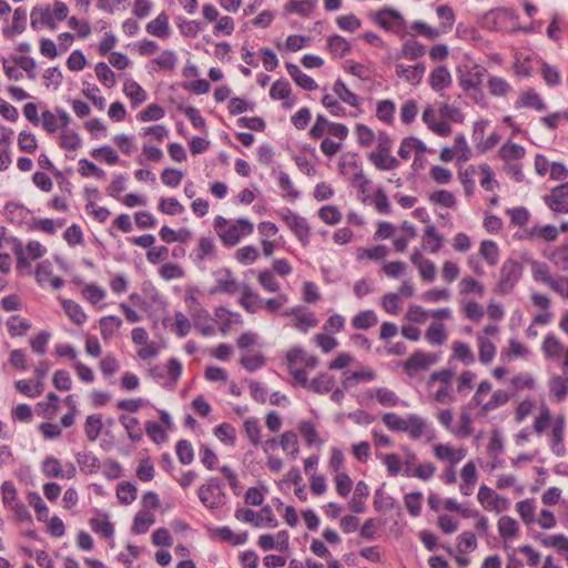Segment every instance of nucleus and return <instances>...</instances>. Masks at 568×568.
Masks as SVG:
<instances>
[{
    "label": "nucleus",
    "instance_id": "obj_1",
    "mask_svg": "<svg viewBox=\"0 0 568 568\" xmlns=\"http://www.w3.org/2000/svg\"><path fill=\"white\" fill-rule=\"evenodd\" d=\"M381 418L388 430L404 433L412 440H418L432 430L428 419L415 413L402 416L394 412H387Z\"/></svg>",
    "mask_w": 568,
    "mask_h": 568
},
{
    "label": "nucleus",
    "instance_id": "obj_2",
    "mask_svg": "<svg viewBox=\"0 0 568 568\" xmlns=\"http://www.w3.org/2000/svg\"><path fill=\"white\" fill-rule=\"evenodd\" d=\"M213 229L225 247H234L242 239L254 232V224L245 217L226 219L216 215L213 220Z\"/></svg>",
    "mask_w": 568,
    "mask_h": 568
},
{
    "label": "nucleus",
    "instance_id": "obj_3",
    "mask_svg": "<svg viewBox=\"0 0 568 568\" xmlns=\"http://www.w3.org/2000/svg\"><path fill=\"white\" fill-rule=\"evenodd\" d=\"M68 6L60 0H55L52 6H37L32 9L30 14L31 27L34 30L40 28H49L50 30H54L59 22L68 18Z\"/></svg>",
    "mask_w": 568,
    "mask_h": 568
},
{
    "label": "nucleus",
    "instance_id": "obj_4",
    "mask_svg": "<svg viewBox=\"0 0 568 568\" xmlns=\"http://www.w3.org/2000/svg\"><path fill=\"white\" fill-rule=\"evenodd\" d=\"M392 140L386 132H379L376 138V149L368 154L369 162L378 170L389 171L399 165L392 155Z\"/></svg>",
    "mask_w": 568,
    "mask_h": 568
},
{
    "label": "nucleus",
    "instance_id": "obj_5",
    "mask_svg": "<svg viewBox=\"0 0 568 568\" xmlns=\"http://www.w3.org/2000/svg\"><path fill=\"white\" fill-rule=\"evenodd\" d=\"M517 23V14L508 8H495L483 14L479 24L489 31H503L514 29Z\"/></svg>",
    "mask_w": 568,
    "mask_h": 568
},
{
    "label": "nucleus",
    "instance_id": "obj_6",
    "mask_svg": "<svg viewBox=\"0 0 568 568\" xmlns=\"http://www.w3.org/2000/svg\"><path fill=\"white\" fill-rule=\"evenodd\" d=\"M185 303L196 332L203 336L213 335L215 333L213 318L199 300L194 295H187Z\"/></svg>",
    "mask_w": 568,
    "mask_h": 568
},
{
    "label": "nucleus",
    "instance_id": "obj_7",
    "mask_svg": "<svg viewBox=\"0 0 568 568\" xmlns=\"http://www.w3.org/2000/svg\"><path fill=\"white\" fill-rule=\"evenodd\" d=\"M540 351L545 359L550 362L561 361L564 371H568V346L554 333L545 335Z\"/></svg>",
    "mask_w": 568,
    "mask_h": 568
},
{
    "label": "nucleus",
    "instance_id": "obj_8",
    "mask_svg": "<svg viewBox=\"0 0 568 568\" xmlns=\"http://www.w3.org/2000/svg\"><path fill=\"white\" fill-rule=\"evenodd\" d=\"M234 517L239 521L251 524L254 527L276 528L278 526V520L270 506H264L258 513L250 508H239L235 510Z\"/></svg>",
    "mask_w": 568,
    "mask_h": 568
},
{
    "label": "nucleus",
    "instance_id": "obj_9",
    "mask_svg": "<svg viewBox=\"0 0 568 568\" xmlns=\"http://www.w3.org/2000/svg\"><path fill=\"white\" fill-rule=\"evenodd\" d=\"M486 72V69L477 63L462 64L457 68L458 83L465 92L479 90Z\"/></svg>",
    "mask_w": 568,
    "mask_h": 568
},
{
    "label": "nucleus",
    "instance_id": "obj_10",
    "mask_svg": "<svg viewBox=\"0 0 568 568\" xmlns=\"http://www.w3.org/2000/svg\"><path fill=\"white\" fill-rule=\"evenodd\" d=\"M286 367L292 376L294 384L301 387H306L307 385V372L304 368L305 363V351L298 346L292 347L287 351L286 356Z\"/></svg>",
    "mask_w": 568,
    "mask_h": 568
},
{
    "label": "nucleus",
    "instance_id": "obj_11",
    "mask_svg": "<svg viewBox=\"0 0 568 568\" xmlns=\"http://www.w3.org/2000/svg\"><path fill=\"white\" fill-rule=\"evenodd\" d=\"M131 338L136 348V356L143 362L154 359L159 353V345L150 341L149 333L144 327H134L131 332Z\"/></svg>",
    "mask_w": 568,
    "mask_h": 568
},
{
    "label": "nucleus",
    "instance_id": "obj_12",
    "mask_svg": "<svg viewBox=\"0 0 568 568\" xmlns=\"http://www.w3.org/2000/svg\"><path fill=\"white\" fill-rule=\"evenodd\" d=\"M477 500L481 505V507L495 514H501L509 509L510 500L497 494L493 488L481 485L477 493Z\"/></svg>",
    "mask_w": 568,
    "mask_h": 568
},
{
    "label": "nucleus",
    "instance_id": "obj_13",
    "mask_svg": "<svg viewBox=\"0 0 568 568\" xmlns=\"http://www.w3.org/2000/svg\"><path fill=\"white\" fill-rule=\"evenodd\" d=\"M280 217L304 246L308 245L311 227L306 219L288 209L283 210L280 213Z\"/></svg>",
    "mask_w": 568,
    "mask_h": 568
},
{
    "label": "nucleus",
    "instance_id": "obj_14",
    "mask_svg": "<svg viewBox=\"0 0 568 568\" xmlns=\"http://www.w3.org/2000/svg\"><path fill=\"white\" fill-rule=\"evenodd\" d=\"M197 494L202 505L209 509H217L225 504L222 487L214 478L200 486Z\"/></svg>",
    "mask_w": 568,
    "mask_h": 568
},
{
    "label": "nucleus",
    "instance_id": "obj_15",
    "mask_svg": "<svg viewBox=\"0 0 568 568\" xmlns=\"http://www.w3.org/2000/svg\"><path fill=\"white\" fill-rule=\"evenodd\" d=\"M566 418L564 415H557L552 423L547 437L549 447L557 457H564L567 454L565 446Z\"/></svg>",
    "mask_w": 568,
    "mask_h": 568
},
{
    "label": "nucleus",
    "instance_id": "obj_16",
    "mask_svg": "<svg viewBox=\"0 0 568 568\" xmlns=\"http://www.w3.org/2000/svg\"><path fill=\"white\" fill-rule=\"evenodd\" d=\"M212 275L215 281V285L211 291L212 293L234 295L241 291V285L230 268H217Z\"/></svg>",
    "mask_w": 568,
    "mask_h": 568
},
{
    "label": "nucleus",
    "instance_id": "obj_17",
    "mask_svg": "<svg viewBox=\"0 0 568 568\" xmlns=\"http://www.w3.org/2000/svg\"><path fill=\"white\" fill-rule=\"evenodd\" d=\"M521 265L513 260L504 262L500 268L499 290L503 294L511 292L519 278L521 277Z\"/></svg>",
    "mask_w": 568,
    "mask_h": 568
},
{
    "label": "nucleus",
    "instance_id": "obj_18",
    "mask_svg": "<svg viewBox=\"0 0 568 568\" xmlns=\"http://www.w3.org/2000/svg\"><path fill=\"white\" fill-rule=\"evenodd\" d=\"M437 361L438 357L435 354L417 349L405 361L403 367L408 375L413 376L420 371L429 369Z\"/></svg>",
    "mask_w": 568,
    "mask_h": 568
},
{
    "label": "nucleus",
    "instance_id": "obj_19",
    "mask_svg": "<svg viewBox=\"0 0 568 568\" xmlns=\"http://www.w3.org/2000/svg\"><path fill=\"white\" fill-rule=\"evenodd\" d=\"M434 457L439 462L456 466L467 455V448L464 446L455 447L449 443H437L433 446Z\"/></svg>",
    "mask_w": 568,
    "mask_h": 568
},
{
    "label": "nucleus",
    "instance_id": "obj_20",
    "mask_svg": "<svg viewBox=\"0 0 568 568\" xmlns=\"http://www.w3.org/2000/svg\"><path fill=\"white\" fill-rule=\"evenodd\" d=\"M284 316L292 317V326L302 332L307 333L311 328H314L318 324L313 312H307L303 307H294L283 313Z\"/></svg>",
    "mask_w": 568,
    "mask_h": 568
},
{
    "label": "nucleus",
    "instance_id": "obj_21",
    "mask_svg": "<svg viewBox=\"0 0 568 568\" xmlns=\"http://www.w3.org/2000/svg\"><path fill=\"white\" fill-rule=\"evenodd\" d=\"M544 201L555 214H568V182L554 187Z\"/></svg>",
    "mask_w": 568,
    "mask_h": 568
},
{
    "label": "nucleus",
    "instance_id": "obj_22",
    "mask_svg": "<svg viewBox=\"0 0 568 568\" xmlns=\"http://www.w3.org/2000/svg\"><path fill=\"white\" fill-rule=\"evenodd\" d=\"M375 22L386 31L399 33L405 28L403 16L394 9H384L375 13Z\"/></svg>",
    "mask_w": 568,
    "mask_h": 568
},
{
    "label": "nucleus",
    "instance_id": "obj_23",
    "mask_svg": "<svg viewBox=\"0 0 568 568\" xmlns=\"http://www.w3.org/2000/svg\"><path fill=\"white\" fill-rule=\"evenodd\" d=\"M43 475L48 478H73L75 475V467L73 464H68L65 467L61 465L58 458L53 456L47 457L41 465Z\"/></svg>",
    "mask_w": 568,
    "mask_h": 568
},
{
    "label": "nucleus",
    "instance_id": "obj_24",
    "mask_svg": "<svg viewBox=\"0 0 568 568\" xmlns=\"http://www.w3.org/2000/svg\"><path fill=\"white\" fill-rule=\"evenodd\" d=\"M498 535L504 541L505 548L509 542L517 540L520 536V525L511 516L503 515L497 520Z\"/></svg>",
    "mask_w": 568,
    "mask_h": 568
},
{
    "label": "nucleus",
    "instance_id": "obj_25",
    "mask_svg": "<svg viewBox=\"0 0 568 568\" xmlns=\"http://www.w3.org/2000/svg\"><path fill=\"white\" fill-rule=\"evenodd\" d=\"M410 263L418 270L422 281L433 283L436 278V265L425 257L420 250H414L410 254Z\"/></svg>",
    "mask_w": 568,
    "mask_h": 568
},
{
    "label": "nucleus",
    "instance_id": "obj_26",
    "mask_svg": "<svg viewBox=\"0 0 568 568\" xmlns=\"http://www.w3.org/2000/svg\"><path fill=\"white\" fill-rule=\"evenodd\" d=\"M365 394L368 398H375L381 406L386 408H393L400 405L405 407L408 406V404L405 400H402L394 390L387 387L371 388L367 389Z\"/></svg>",
    "mask_w": 568,
    "mask_h": 568
},
{
    "label": "nucleus",
    "instance_id": "obj_27",
    "mask_svg": "<svg viewBox=\"0 0 568 568\" xmlns=\"http://www.w3.org/2000/svg\"><path fill=\"white\" fill-rule=\"evenodd\" d=\"M192 254L196 264L214 260L217 255L215 241L211 236H200Z\"/></svg>",
    "mask_w": 568,
    "mask_h": 568
},
{
    "label": "nucleus",
    "instance_id": "obj_28",
    "mask_svg": "<svg viewBox=\"0 0 568 568\" xmlns=\"http://www.w3.org/2000/svg\"><path fill=\"white\" fill-rule=\"evenodd\" d=\"M478 480V470L473 460L467 462L460 469L459 491L464 496H470Z\"/></svg>",
    "mask_w": 568,
    "mask_h": 568
},
{
    "label": "nucleus",
    "instance_id": "obj_29",
    "mask_svg": "<svg viewBox=\"0 0 568 568\" xmlns=\"http://www.w3.org/2000/svg\"><path fill=\"white\" fill-rule=\"evenodd\" d=\"M559 234V230L551 224L546 225H534L524 230L523 237L530 241L544 240L546 242L556 241Z\"/></svg>",
    "mask_w": 568,
    "mask_h": 568
},
{
    "label": "nucleus",
    "instance_id": "obj_30",
    "mask_svg": "<svg viewBox=\"0 0 568 568\" xmlns=\"http://www.w3.org/2000/svg\"><path fill=\"white\" fill-rule=\"evenodd\" d=\"M425 71L426 68L424 63H417L415 65L398 63L395 65L396 75L412 85H417L422 82Z\"/></svg>",
    "mask_w": 568,
    "mask_h": 568
},
{
    "label": "nucleus",
    "instance_id": "obj_31",
    "mask_svg": "<svg viewBox=\"0 0 568 568\" xmlns=\"http://www.w3.org/2000/svg\"><path fill=\"white\" fill-rule=\"evenodd\" d=\"M36 280L41 286H51L58 290L63 286V280L53 275L51 264L48 261L40 263L36 268Z\"/></svg>",
    "mask_w": 568,
    "mask_h": 568
},
{
    "label": "nucleus",
    "instance_id": "obj_32",
    "mask_svg": "<svg viewBox=\"0 0 568 568\" xmlns=\"http://www.w3.org/2000/svg\"><path fill=\"white\" fill-rule=\"evenodd\" d=\"M428 82L434 91L439 92L448 89L453 83V79L445 65H438L430 71Z\"/></svg>",
    "mask_w": 568,
    "mask_h": 568
},
{
    "label": "nucleus",
    "instance_id": "obj_33",
    "mask_svg": "<svg viewBox=\"0 0 568 568\" xmlns=\"http://www.w3.org/2000/svg\"><path fill=\"white\" fill-rule=\"evenodd\" d=\"M336 381L333 375L326 372H322L318 375H316L312 381L307 379V385L305 388L316 394L323 395L333 390Z\"/></svg>",
    "mask_w": 568,
    "mask_h": 568
},
{
    "label": "nucleus",
    "instance_id": "obj_34",
    "mask_svg": "<svg viewBox=\"0 0 568 568\" xmlns=\"http://www.w3.org/2000/svg\"><path fill=\"white\" fill-rule=\"evenodd\" d=\"M210 536L221 541L231 542L233 546H241L247 541V532L235 535L227 526H220L210 529Z\"/></svg>",
    "mask_w": 568,
    "mask_h": 568
},
{
    "label": "nucleus",
    "instance_id": "obj_35",
    "mask_svg": "<svg viewBox=\"0 0 568 568\" xmlns=\"http://www.w3.org/2000/svg\"><path fill=\"white\" fill-rule=\"evenodd\" d=\"M123 93L130 100L132 108H138L148 100L145 90L132 79L124 82Z\"/></svg>",
    "mask_w": 568,
    "mask_h": 568
},
{
    "label": "nucleus",
    "instance_id": "obj_36",
    "mask_svg": "<svg viewBox=\"0 0 568 568\" xmlns=\"http://www.w3.org/2000/svg\"><path fill=\"white\" fill-rule=\"evenodd\" d=\"M368 496V485L365 481L359 480L355 486L353 497L348 504L349 509L357 514L364 513L366 509L365 500L367 499Z\"/></svg>",
    "mask_w": 568,
    "mask_h": 568
},
{
    "label": "nucleus",
    "instance_id": "obj_37",
    "mask_svg": "<svg viewBox=\"0 0 568 568\" xmlns=\"http://www.w3.org/2000/svg\"><path fill=\"white\" fill-rule=\"evenodd\" d=\"M286 70L294 82L304 90L314 91L317 89V83L313 78L304 73L296 64L286 63Z\"/></svg>",
    "mask_w": 568,
    "mask_h": 568
},
{
    "label": "nucleus",
    "instance_id": "obj_38",
    "mask_svg": "<svg viewBox=\"0 0 568 568\" xmlns=\"http://www.w3.org/2000/svg\"><path fill=\"white\" fill-rule=\"evenodd\" d=\"M60 301L65 315L73 324L82 325L87 322L88 315L79 303L68 298Z\"/></svg>",
    "mask_w": 568,
    "mask_h": 568
},
{
    "label": "nucleus",
    "instance_id": "obj_39",
    "mask_svg": "<svg viewBox=\"0 0 568 568\" xmlns=\"http://www.w3.org/2000/svg\"><path fill=\"white\" fill-rule=\"evenodd\" d=\"M525 153L524 146L510 141L503 144L499 149V156L507 165L517 163L525 156Z\"/></svg>",
    "mask_w": 568,
    "mask_h": 568
},
{
    "label": "nucleus",
    "instance_id": "obj_40",
    "mask_svg": "<svg viewBox=\"0 0 568 568\" xmlns=\"http://www.w3.org/2000/svg\"><path fill=\"white\" fill-rule=\"evenodd\" d=\"M240 304L248 313H256L263 307V298L245 285L241 290Z\"/></svg>",
    "mask_w": 568,
    "mask_h": 568
},
{
    "label": "nucleus",
    "instance_id": "obj_41",
    "mask_svg": "<svg viewBox=\"0 0 568 568\" xmlns=\"http://www.w3.org/2000/svg\"><path fill=\"white\" fill-rule=\"evenodd\" d=\"M549 397L556 403H561L568 396V381L559 375L549 379Z\"/></svg>",
    "mask_w": 568,
    "mask_h": 568
},
{
    "label": "nucleus",
    "instance_id": "obj_42",
    "mask_svg": "<svg viewBox=\"0 0 568 568\" xmlns=\"http://www.w3.org/2000/svg\"><path fill=\"white\" fill-rule=\"evenodd\" d=\"M443 236L437 232L436 227L428 225L422 239V246L429 253L435 254L443 246Z\"/></svg>",
    "mask_w": 568,
    "mask_h": 568
},
{
    "label": "nucleus",
    "instance_id": "obj_43",
    "mask_svg": "<svg viewBox=\"0 0 568 568\" xmlns=\"http://www.w3.org/2000/svg\"><path fill=\"white\" fill-rule=\"evenodd\" d=\"M122 326V320L115 315L103 316L99 321V329L103 341L111 339Z\"/></svg>",
    "mask_w": 568,
    "mask_h": 568
},
{
    "label": "nucleus",
    "instance_id": "obj_44",
    "mask_svg": "<svg viewBox=\"0 0 568 568\" xmlns=\"http://www.w3.org/2000/svg\"><path fill=\"white\" fill-rule=\"evenodd\" d=\"M91 529L101 538L108 539L114 535V526L106 515H99L89 520Z\"/></svg>",
    "mask_w": 568,
    "mask_h": 568
},
{
    "label": "nucleus",
    "instance_id": "obj_45",
    "mask_svg": "<svg viewBox=\"0 0 568 568\" xmlns=\"http://www.w3.org/2000/svg\"><path fill=\"white\" fill-rule=\"evenodd\" d=\"M473 433L471 414L466 408H463L458 417V424L454 427L453 435L457 438H468Z\"/></svg>",
    "mask_w": 568,
    "mask_h": 568
},
{
    "label": "nucleus",
    "instance_id": "obj_46",
    "mask_svg": "<svg viewBox=\"0 0 568 568\" xmlns=\"http://www.w3.org/2000/svg\"><path fill=\"white\" fill-rule=\"evenodd\" d=\"M146 31L158 38H166L170 34L169 16L160 13L155 19L146 24Z\"/></svg>",
    "mask_w": 568,
    "mask_h": 568
},
{
    "label": "nucleus",
    "instance_id": "obj_47",
    "mask_svg": "<svg viewBox=\"0 0 568 568\" xmlns=\"http://www.w3.org/2000/svg\"><path fill=\"white\" fill-rule=\"evenodd\" d=\"M515 509L523 523L527 526L536 520V501L532 498H526L516 503Z\"/></svg>",
    "mask_w": 568,
    "mask_h": 568
},
{
    "label": "nucleus",
    "instance_id": "obj_48",
    "mask_svg": "<svg viewBox=\"0 0 568 568\" xmlns=\"http://www.w3.org/2000/svg\"><path fill=\"white\" fill-rule=\"evenodd\" d=\"M119 422L122 425V427L125 429L128 437L132 442L138 443L142 439L143 432L140 427V422L138 418L122 414L119 416Z\"/></svg>",
    "mask_w": 568,
    "mask_h": 568
},
{
    "label": "nucleus",
    "instance_id": "obj_49",
    "mask_svg": "<svg viewBox=\"0 0 568 568\" xmlns=\"http://www.w3.org/2000/svg\"><path fill=\"white\" fill-rule=\"evenodd\" d=\"M516 106L530 108L536 111H544L546 109V104L544 103L542 99L534 90H527L523 92L516 102Z\"/></svg>",
    "mask_w": 568,
    "mask_h": 568
},
{
    "label": "nucleus",
    "instance_id": "obj_50",
    "mask_svg": "<svg viewBox=\"0 0 568 568\" xmlns=\"http://www.w3.org/2000/svg\"><path fill=\"white\" fill-rule=\"evenodd\" d=\"M376 378V373L369 367H362L348 375L345 374L343 386L348 388L358 383L372 382Z\"/></svg>",
    "mask_w": 568,
    "mask_h": 568
},
{
    "label": "nucleus",
    "instance_id": "obj_51",
    "mask_svg": "<svg viewBox=\"0 0 568 568\" xmlns=\"http://www.w3.org/2000/svg\"><path fill=\"white\" fill-rule=\"evenodd\" d=\"M333 92L337 97L338 100L345 102L346 104H348V105H351L353 108H358L359 104H361L359 97L357 94H355L354 92H352L346 87V84L343 81H341V80H337L334 83Z\"/></svg>",
    "mask_w": 568,
    "mask_h": 568
},
{
    "label": "nucleus",
    "instance_id": "obj_52",
    "mask_svg": "<svg viewBox=\"0 0 568 568\" xmlns=\"http://www.w3.org/2000/svg\"><path fill=\"white\" fill-rule=\"evenodd\" d=\"M297 428L304 438L306 445L308 446H315V445H322V440L318 436L316 425L308 419H303L298 423Z\"/></svg>",
    "mask_w": 568,
    "mask_h": 568
},
{
    "label": "nucleus",
    "instance_id": "obj_53",
    "mask_svg": "<svg viewBox=\"0 0 568 568\" xmlns=\"http://www.w3.org/2000/svg\"><path fill=\"white\" fill-rule=\"evenodd\" d=\"M540 544L546 548H554L565 557L568 555V537L562 534L547 535L539 538Z\"/></svg>",
    "mask_w": 568,
    "mask_h": 568
},
{
    "label": "nucleus",
    "instance_id": "obj_54",
    "mask_svg": "<svg viewBox=\"0 0 568 568\" xmlns=\"http://www.w3.org/2000/svg\"><path fill=\"white\" fill-rule=\"evenodd\" d=\"M479 255L488 265H497L499 262V248L497 243L491 240L481 241L479 245Z\"/></svg>",
    "mask_w": 568,
    "mask_h": 568
},
{
    "label": "nucleus",
    "instance_id": "obj_55",
    "mask_svg": "<svg viewBox=\"0 0 568 568\" xmlns=\"http://www.w3.org/2000/svg\"><path fill=\"white\" fill-rule=\"evenodd\" d=\"M478 356L483 364H489L496 356L495 344L486 336L477 335Z\"/></svg>",
    "mask_w": 568,
    "mask_h": 568
},
{
    "label": "nucleus",
    "instance_id": "obj_56",
    "mask_svg": "<svg viewBox=\"0 0 568 568\" xmlns=\"http://www.w3.org/2000/svg\"><path fill=\"white\" fill-rule=\"evenodd\" d=\"M60 146L67 152H74L82 145L81 136L71 129L62 130L60 135Z\"/></svg>",
    "mask_w": 568,
    "mask_h": 568
},
{
    "label": "nucleus",
    "instance_id": "obj_57",
    "mask_svg": "<svg viewBox=\"0 0 568 568\" xmlns=\"http://www.w3.org/2000/svg\"><path fill=\"white\" fill-rule=\"evenodd\" d=\"M29 214V210L19 203H8L4 206V215L11 223L17 225H20L27 221Z\"/></svg>",
    "mask_w": 568,
    "mask_h": 568
},
{
    "label": "nucleus",
    "instance_id": "obj_58",
    "mask_svg": "<svg viewBox=\"0 0 568 568\" xmlns=\"http://www.w3.org/2000/svg\"><path fill=\"white\" fill-rule=\"evenodd\" d=\"M487 89L493 97L501 98L506 97L513 88L506 79L491 75L487 80Z\"/></svg>",
    "mask_w": 568,
    "mask_h": 568
},
{
    "label": "nucleus",
    "instance_id": "obj_59",
    "mask_svg": "<svg viewBox=\"0 0 568 568\" xmlns=\"http://www.w3.org/2000/svg\"><path fill=\"white\" fill-rule=\"evenodd\" d=\"M378 323L377 314L373 310L357 313L352 318V326L355 329H368Z\"/></svg>",
    "mask_w": 568,
    "mask_h": 568
},
{
    "label": "nucleus",
    "instance_id": "obj_60",
    "mask_svg": "<svg viewBox=\"0 0 568 568\" xmlns=\"http://www.w3.org/2000/svg\"><path fill=\"white\" fill-rule=\"evenodd\" d=\"M343 68L347 73L363 81H369L373 78V69L367 64L358 63L354 60H346Z\"/></svg>",
    "mask_w": 568,
    "mask_h": 568
},
{
    "label": "nucleus",
    "instance_id": "obj_61",
    "mask_svg": "<svg viewBox=\"0 0 568 568\" xmlns=\"http://www.w3.org/2000/svg\"><path fill=\"white\" fill-rule=\"evenodd\" d=\"M81 295L88 303L97 305L105 298L106 291L95 283H89L82 287Z\"/></svg>",
    "mask_w": 568,
    "mask_h": 568
},
{
    "label": "nucleus",
    "instance_id": "obj_62",
    "mask_svg": "<svg viewBox=\"0 0 568 568\" xmlns=\"http://www.w3.org/2000/svg\"><path fill=\"white\" fill-rule=\"evenodd\" d=\"M260 257V251L254 245H245L234 252V258L241 265H252Z\"/></svg>",
    "mask_w": 568,
    "mask_h": 568
},
{
    "label": "nucleus",
    "instance_id": "obj_63",
    "mask_svg": "<svg viewBox=\"0 0 568 568\" xmlns=\"http://www.w3.org/2000/svg\"><path fill=\"white\" fill-rule=\"evenodd\" d=\"M7 329L11 336H23L30 328L31 323L29 320L23 318L19 315H12L8 318Z\"/></svg>",
    "mask_w": 568,
    "mask_h": 568
},
{
    "label": "nucleus",
    "instance_id": "obj_64",
    "mask_svg": "<svg viewBox=\"0 0 568 568\" xmlns=\"http://www.w3.org/2000/svg\"><path fill=\"white\" fill-rule=\"evenodd\" d=\"M155 523L154 514L150 511H139L133 519L132 531L134 534H144Z\"/></svg>",
    "mask_w": 568,
    "mask_h": 568
}]
</instances>
